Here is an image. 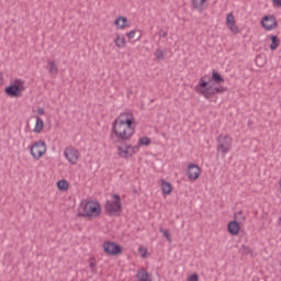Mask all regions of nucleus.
Returning <instances> with one entry per match:
<instances>
[{
	"instance_id": "393cba45",
	"label": "nucleus",
	"mask_w": 281,
	"mask_h": 281,
	"mask_svg": "<svg viewBox=\"0 0 281 281\" xmlns=\"http://www.w3.org/2000/svg\"><path fill=\"white\" fill-rule=\"evenodd\" d=\"M123 147L124 148H130V151H131V154L132 155H135V153H138L139 151V148L142 147V145H139V143H138V145H135V146H133V145H131V144H124L123 145Z\"/></svg>"
},
{
	"instance_id": "4c0bfd02",
	"label": "nucleus",
	"mask_w": 281,
	"mask_h": 281,
	"mask_svg": "<svg viewBox=\"0 0 281 281\" xmlns=\"http://www.w3.org/2000/svg\"><path fill=\"white\" fill-rule=\"evenodd\" d=\"M0 82H3V75L0 72Z\"/></svg>"
},
{
	"instance_id": "cd10ccee",
	"label": "nucleus",
	"mask_w": 281,
	"mask_h": 281,
	"mask_svg": "<svg viewBox=\"0 0 281 281\" xmlns=\"http://www.w3.org/2000/svg\"><path fill=\"white\" fill-rule=\"evenodd\" d=\"M122 115H123V120H131V117H132V120H134V126H135V116H133V113H131V112H122L119 115V117H122Z\"/></svg>"
},
{
	"instance_id": "aec40b11",
	"label": "nucleus",
	"mask_w": 281,
	"mask_h": 281,
	"mask_svg": "<svg viewBox=\"0 0 281 281\" xmlns=\"http://www.w3.org/2000/svg\"><path fill=\"white\" fill-rule=\"evenodd\" d=\"M114 43H115L116 47H119L120 49H124V47H126V37L119 35L114 40Z\"/></svg>"
},
{
	"instance_id": "7c9ffc66",
	"label": "nucleus",
	"mask_w": 281,
	"mask_h": 281,
	"mask_svg": "<svg viewBox=\"0 0 281 281\" xmlns=\"http://www.w3.org/2000/svg\"><path fill=\"white\" fill-rule=\"evenodd\" d=\"M241 254H244L245 256H249L251 254V248H249L248 246L243 245L241 246Z\"/></svg>"
},
{
	"instance_id": "ddd939ff",
	"label": "nucleus",
	"mask_w": 281,
	"mask_h": 281,
	"mask_svg": "<svg viewBox=\"0 0 281 281\" xmlns=\"http://www.w3.org/2000/svg\"><path fill=\"white\" fill-rule=\"evenodd\" d=\"M227 231L231 236H238L240 234V222L234 220L228 223Z\"/></svg>"
},
{
	"instance_id": "a878e982",
	"label": "nucleus",
	"mask_w": 281,
	"mask_h": 281,
	"mask_svg": "<svg viewBox=\"0 0 281 281\" xmlns=\"http://www.w3.org/2000/svg\"><path fill=\"white\" fill-rule=\"evenodd\" d=\"M48 72L58 74V66H56V61H48Z\"/></svg>"
},
{
	"instance_id": "c756f323",
	"label": "nucleus",
	"mask_w": 281,
	"mask_h": 281,
	"mask_svg": "<svg viewBox=\"0 0 281 281\" xmlns=\"http://www.w3.org/2000/svg\"><path fill=\"white\" fill-rule=\"evenodd\" d=\"M162 236L170 243L172 234L168 229L160 228Z\"/></svg>"
},
{
	"instance_id": "bb28decb",
	"label": "nucleus",
	"mask_w": 281,
	"mask_h": 281,
	"mask_svg": "<svg viewBox=\"0 0 281 281\" xmlns=\"http://www.w3.org/2000/svg\"><path fill=\"white\" fill-rule=\"evenodd\" d=\"M150 143L151 140L148 136H144L138 140L139 146H150Z\"/></svg>"
},
{
	"instance_id": "2eb2a0df",
	"label": "nucleus",
	"mask_w": 281,
	"mask_h": 281,
	"mask_svg": "<svg viewBox=\"0 0 281 281\" xmlns=\"http://www.w3.org/2000/svg\"><path fill=\"white\" fill-rule=\"evenodd\" d=\"M136 278H138V281H153L150 273L143 269L137 271Z\"/></svg>"
},
{
	"instance_id": "f704fd0d",
	"label": "nucleus",
	"mask_w": 281,
	"mask_h": 281,
	"mask_svg": "<svg viewBox=\"0 0 281 281\" xmlns=\"http://www.w3.org/2000/svg\"><path fill=\"white\" fill-rule=\"evenodd\" d=\"M37 113H38V115H45V109L44 108H40L37 110Z\"/></svg>"
},
{
	"instance_id": "f8f14e48",
	"label": "nucleus",
	"mask_w": 281,
	"mask_h": 281,
	"mask_svg": "<svg viewBox=\"0 0 281 281\" xmlns=\"http://www.w3.org/2000/svg\"><path fill=\"white\" fill-rule=\"evenodd\" d=\"M226 25L233 34H238L240 32V29L236 25V18L234 16V13H228L226 16Z\"/></svg>"
},
{
	"instance_id": "a211bd4d",
	"label": "nucleus",
	"mask_w": 281,
	"mask_h": 281,
	"mask_svg": "<svg viewBox=\"0 0 281 281\" xmlns=\"http://www.w3.org/2000/svg\"><path fill=\"white\" fill-rule=\"evenodd\" d=\"M43 128H45V123L43 122V119L36 116V123L33 133H43Z\"/></svg>"
},
{
	"instance_id": "f3484780",
	"label": "nucleus",
	"mask_w": 281,
	"mask_h": 281,
	"mask_svg": "<svg viewBox=\"0 0 281 281\" xmlns=\"http://www.w3.org/2000/svg\"><path fill=\"white\" fill-rule=\"evenodd\" d=\"M162 194H172V183L161 180Z\"/></svg>"
},
{
	"instance_id": "9d476101",
	"label": "nucleus",
	"mask_w": 281,
	"mask_h": 281,
	"mask_svg": "<svg viewBox=\"0 0 281 281\" xmlns=\"http://www.w3.org/2000/svg\"><path fill=\"white\" fill-rule=\"evenodd\" d=\"M64 157H66L70 164L76 165L80 158V151L74 147H67L64 151Z\"/></svg>"
},
{
	"instance_id": "6ab92c4d",
	"label": "nucleus",
	"mask_w": 281,
	"mask_h": 281,
	"mask_svg": "<svg viewBox=\"0 0 281 281\" xmlns=\"http://www.w3.org/2000/svg\"><path fill=\"white\" fill-rule=\"evenodd\" d=\"M126 23H128V19H126V16H119L114 21V25H116V27H120L121 30H124V27H126Z\"/></svg>"
},
{
	"instance_id": "4be33fe9",
	"label": "nucleus",
	"mask_w": 281,
	"mask_h": 281,
	"mask_svg": "<svg viewBox=\"0 0 281 281\" xmlns=\"http://www.w3.org/2000/svg\"><path fill=\"white\" fill-rule=\"evenodd\" d=\"M207 0H192V5L199 12H203V3Z\"/></svg>"
},
{
	"instance_id": "9b49d317",
	"label": "nucleus",
	"mask_w": 281,
	"mask_h": 281,
	"mask_svg": "<svg viewBox=\"0 0 281 281\" xmlns=\"http://www.w3.org/2000/svg\"><path fill=\"white\" fill-rule=\"evenodd\" d=\"M187 177L190 181H196L201 177V167L196 164H189L187 169Z\"/></svg>"
},
{
	"instance_id": "c9c22d12",
	"label": "nucleus",
	"mask_w": 281,
	"mask_h": 281,
	"mask_svg": "<svg viewBox=\"0 0 281 281\" xmlns=\"http://www.w3.org/2000/svg\"><path fill=\"white\" fill-rule=\"evenodd\" d=\"M90 269H92V273L95 271V263L93 261H90L89 263Z\"/></svg>"
},
{
	"instance_id": "b1692460",
	"label": "nucleus",
	"mask_w": 281,
	"mask_h": 281,
	"mask_svg": "<svg viewBox=\"0 0 281 281\" xmlns=\"http://www.w3.org/2000/svg\"><path fill=\"white\" fill-rule=\"evenodd\" d=\"M166 54H168L167 49L158 48L154 55L156 56L157 60H164V58H166Z\"/></svg>"
},
{
	"instance_id": "2f4dec72",
	"label": "nucleus",
	"mask_w": 281,
	"mask_h": 281,
	"mask_svg": "<svg viewBox=\"0 0 281 281\" xmlns=\"http://www.w3.org/2000/svg\"><path fill=\"white\" fill-rule=\"evenodd\" d=\"M188 281H199V274L193 273V274L189 276Z\"/></svg>"
},
{
	"instance_id": "0eeeda50",
	"label": "nucleus",
	"mask_w": 281,
	"mask_h": 281,
	"mask_svg": "<svg viewBox=\"0 0 281 281\" xmlns=\"http://www.w3.org/2000/svg\"><path fill=\"white\" fill-rule=\"evenodd\" d=\"M45 153H47V144L44 140H37L31 146L33 159H41Z\"/></svg>"
},
{
	"instance_id": "6e6552de",
	"label": "nucleus",
	"mask_w": 281,
	"mask_h": 281,
	"mask_svg": "<svg viewBox=\"0 0 281 281\" xmlns=\"http://www.w3.org/2000/svg\"><path fill=\"white\" fill-rule=\"evenodd\" d=\"M103 250H104V254H108V256H121L122 246H120L115 241H105L103 244Z\"/></svg>"
},
{
	"instance_id": "f03ea898",
	"label": "nucleus",
	"mask_w": 281,
	"mask_h": 281,
	"mask_svg": "<svg viewBox=\"0 0 281 281\" xmlns=\"http://www.w3.org/2000/svg\"><path fill=\"white\" fill-rule=\"evenodd\" d=\"M112 133L119 144L131 142V137L135 135V121L133 117L124 120V115L116 117L112 124Z\"/></svg>"
},
{
	"instance_id": "20e7f679",
	"label": "nucleus",
	"mask_w": 281,
	"mask_h": 281,
	"mask_svg": "<svg viewBox=\"0 0 281 281\" xmlns=\"http://www.w3.org/2000/svg\"><path fill=\"white\" fill-rule=\"evenodd\" d=\"M217 145H216V150L217 153H221L222 157H225L232 150V142L234 139L229 135H223L221 134L216 138Z\"/></svg>"
},
{
	"instance_id": "f257e3e1",
	"label": "nucleus",
	"mask_w": 281,
	"mask_h": 281,
	"mask_svg": "<svg viewBox=\"0 0 281 281\" xmlns=\"http://www.w3.org/2000/svg\"><path fill=\"white\" fill-rule=\"evenodd\" d=\"M210 82H215V85H221L225 82V78L216 69L212 70V76L205 81V77L200 78L199 83L195 86V91L200 95H203L206 100H212L214 95L225 93L227 88L220 86L216 87L214 85H210Z\"/></svg>"
},
{
	"instance_id": "412c9836",
	"label": "nucleus",
	"mask_w": 281,
	"mask_h": 281,
	"mask_svg": "<svg viewBox=\"0 0 281 281\" xmlns=\"http://www.w3.org/2000/svg\"><path fill=\"white\" fill-rule=\"evenodd\" d=\"M57 188L60 190V192H65L69 190V182L67 180H59L57 182Z\"/></svg>"
},
{
	"instance_id": "4468645a",
	"label": "nucleus",
	"mask_w": 281,
	"mask_h": 281,
	"mask_svg": "<svg viewBox=\"0 0 281 281\" xmlns=\"http://www.w3.org/2000/svg\"><path fill=\"white\" fill-rule=\"evenodd\" d=\"M117 155L119 157H122V159H128V157H133V154L131 153V148L117 147Z\"/></svg>"
},
{
	"instance_id": "72a5a7b5",
	"label": "nucleus",
	"mask_w": 281,
	"mask_h": 281,
	"mask_svg": "<svg viewBox=\"0 0 281 281\" xmlns=\"http://www.w3.org/2000/svg\"><path fill=\"white\" fill-rule=\"evenodd\" d=\"M274 8H281V0H272Z\"/></svg>"
},
{
	"instance_id": "39448f33",
	"label": "nucleus",
	"mask_w": 281,
	"mask_h": 281,
	"mask_svg": "<svg viewBox=\"0 0 281 281\" xmlns=\"http://www.w3.org/2000/svg\"><path fill=\"white\" fill-rule=\"evenodd\" d=\"M25 90V82L21 79H15L13 83L8 86L4 89V93L9 95V98H21V92Z\"/></svg>"
},
{
	"instance_id": "473e14b6",
	"label": "nucleus",
	"mask_w": 281,
	"mask_h": 281,
	"mask_svg": "<svg viewBox=\"0 0 281 281\" xmlns=\"http://www.w3.org/2000/svg\"><path fill=\"white\" fill-rule=\"evenodd\" d=\"M168 36V32L160 30L159 32V38H166Z\"/></svg>"
},
{
	"instance_id": "e433bc0d",
	"label": "nucleus",
	"mask_w": 281,
	"mask_h": 281,
	"mask_svg": "<svg viewBox=\"0 0 281 281\" xmlns=\"http://www.w3.org/2000/svg\"><path fill=\"white\" fill-rule=\"evenodd\" d=\"M140 254L143 258H146V249H140Z\"/></svg>"
},
{
	"instance_id": "5701e85b",
	"label": "nucleus",
	"mask_w": 281,
	"mask_h": 281,
	"mask_svg": "<svg viewBox=\"0 0 281 281\" xmlns=\"http://www.w3.org/2000/svg\"><path fill=\"white\" fill-rule=\"evenodd\" d=\"M127 38L133 40L135 38L136 41H139L142 38V33L139 31L133 30L126 34Z\"/></svg>"
},
{
	"instance_id": "423d86ee",
	"label": "nucleus",
	"mask_w": 281,
	"mask_h": 281,
	"mask_svg": "<svg viewBox=\"0 0 281 281\" xmlns=\"http://www.w3.org/2000/svg\"><path fill=\"white\" fill-rule=\"evenodd\" d=\"M112 199L114 200H108L105 202V211L110 216H113V214H117V212H122V198L120 196V194H113Z\"/></svg>"
},
{
	"instance_id": "c85d7f7f",
	"label": "nucleus",
	"mask_w": 281,
	"mask_h": 281,
	"mask_svg": "<svg viewBox=\"0 0 281 281\" xmlns=\"http://www.w3.org/2000/svg\"><path fill=\"white\" fill-rule=\"evenodd\" d=\"M234 218L235 221H238L237 223H243L244 221H246L247 217L243 215V211H239L234 215Z\"/></svg>"
},
{
	"instance_id": "7ed1b4c3",
	"label": "nucleus",
	"mask_w": 281,
	"mask_h": 281,
	"mask_svg": "<svg viewBox=\"0 0 281 281\" xmlns=\"http://www.w3.org/2000/svg\"><path fill=\"white\" fill-rule=\"evenodd\" d=\"M102 214V206L98 201H88L79 209L77 216L80 218H98Z\"/></svg>"
},
{
	"instance_id": "1a4fd4ad",
	"label": "nucleus",
	"mask_w": 281,
	"mask_h": 281,
	"mask_svg": "<svg viewBox=\"0 0 281 281\" xmlns=\"http://www.w3.org/2000/svg\"><path fill=\"white\" fill-rule=\"evenodd\" d=\"M261 27L266 29L267 32H271V30H276L278 27V20L276 15L269 14L262 18Z\"/></svg>"
},
{
	"instance_id": "dca6fc26",
	"label": "nucleus",
	"mask_w": 281,
	"mask_h": 281,
	"mask_svg": "<svg viewBox=\"0 0 281 281\" xmlns=\"http://www.w3.org/2000/svg\"><path fill=\"white\" fill-rule=\"evenodd\" d=\"M270 41H271L270 49L271 52H276L278 47H280V37H278V35H271Z\"/></svg>"
}]
</instances>
